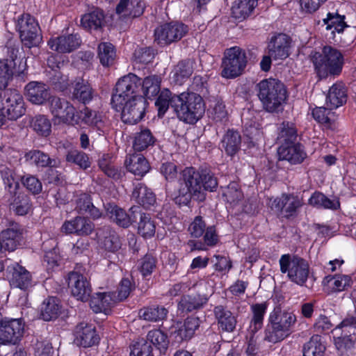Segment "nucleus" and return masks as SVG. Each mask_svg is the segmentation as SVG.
<instances>
[{"mask_svg": "<svg viewBox=\"0 0 356 356\" xmlns=\"http://www.w3.org/2000/svg\"><path fill=\"white\" fill-rule=\"evenodd\" d=\"M172 102L178 119L186 124H195L205 113V103L201 95L193 91H184Z\"/></svg>", "mask_w": 356, "mask_h": 356, "instance_id": "obj_4", "label": "nucleus"}, {"mask_svg": "<svg viewBox=\"0 0 356 356\" xmlns=\"http://www.w3.org/2000/svg\"><path fill=\"white\" fill-rule=\"evenodd\" d=\"M344 15H340L337 13H328L327 17L323 19V23L326 25L327 30H331L332 29H334L332 33H334L335 31L341 33L343 31V29L348 26V25L344 22Z\"/></svg>", "mask_w": 356, "mask_h": 356, "instance_id": "obj_54", "label": "nucleus"}, {"mask_svg": "<svg viewBox=\"0 0 356 356\" xmlns=\"http://www.w3.org/2000/svg\"><path fill=\"white\" fill-rule=\"evenodd\" d=\"M280 270L286 273L292 282L303 286L307 282L310 267L308 261L298 255L283 254L279 260Z\"/></svg>", "mask_w": 356, "mask_h": 356, "instance_id": "obj_6", "label": "nucleus"}, {"mask_svg": "<svg viewBox=\"0 0 356 356\" xmlns=\"http://www.w3.org/2000/svg\"><path fill=\"white\" fill-rule=\"evenodd\" d=\"M22 60L17 59L0 60V89H5L11 79L14 72L20 73L24 68L20 65Z\"/></svg>", "mask_w": 356, "mask_h": 356, "instance_id": "obj_23", "label": "nucleus"}, {"mask_svg": "<svg viewBox=\"0 0 356 356\" xmlns=\"http://www.w3.org/2000/svg\"><path fill=\"white\" fill-rule=\"evenodd\" d=\"M268 48V54L274 59H284L289 56V38L278 34L271 38Z\"/></svg>", "mask_w": 356, "mask_h": 356, "instance_id": "obj_21", "label": "nucleus"}, {"mask_svg": "<svg viewBox=\"0 0 356 356\" xmlns=\"http://www.w3.org/2000/svg\"><path fill=\"white\" fill-rule=\"evenodd\" d=\"M241 136L238 131L229 129L221 140L222 148L226 154L233 156L241 149Z\"/></svg>", "mask_w": 356, "mask_h": 356, "instance_id": "obj_30", "label": "nucleus"}, {"mask_svg": "<svg viewBox=\"0 0 356 356\" xmlns=\"http://www.w3.org/2000/svg\"><path fill=\"white\" fill-rule=\"evenodd\" d=\"M60 308L58 300L54 297H49L45 299L41 305V318L45 321L54 320L59 316Z\"/></svg>", "mask_w": 356, "mask_h": 356, "instance_id": "obj_35", "label": "nucleus"}, {"mask_svg": "<svg viewBox=\"0 0 356 356\" xmlns=\"http://www.w3.org/2000/svg\"><path fill=\"white\" fill-rule=\"evenodd\" d=\"M297 130L294 124L289 122H283L279 127L277 141L280 145L296 143Z\"/></svg>", "mask_w": 356, "mask_h": 356, "instance_id": "obj_42", "label": "nucleus"}, {"mask_svg": "<svg viewBox=\"0 0 356 356\" xmlns=\"http://www.w3.org/2000/svg\"><path fill=\"white\" fill-rule=\"evenodd\" d=\"M68 287L72 295L78 300L88 301L92 293L90 283L87 277L77 271H72L67 275Z\"/></svg>", "mask_w": 356, "mask_h": 356, "instance_id": "obj_13", "label": "nucleus"}, {"mask_svg": "<svg viewBox=\"0 0 356 356\" xmlns=\"http://www.w3.org/2000/svg\"><path fill=\"white\" fill-rule=\"evenodd\" d=\"M193 73V67L190 61H181L172 72L171 81L178 86L186 81Z\"/></svg>", "mask_w": 356, "mask_h": 356, "instance_id": "obj_41", "label": "nucleus"}, {"mask_svg": "<svg viewBox=\"0 0 356 356\" xmlns=\"http://www.w3.org/2000/svg\"><path fill=\"white\" fill-rule=\"evenodd\" d=\"M74 336L75 343L84 348L91 347L99 340L95 327L86 322H81L75 327Z\"/></svg>", "mask_w": 356, "mask_h": 356, "instance_id": "obj_17", "label": "nucleus"}, {"mask_svg": "<svg viewBox=\"0 0 356 356\" xmlns=\"http://www.w3.org/2000/svg\"><path fill=\"white\" fill-rule=\"evenodd\" d=\"M140 207L133 206L127 213L124 209L114 204L108 203L105 205L107 216L118 225L122 227H128L137 220Z\"/></svg>", "mask_w": 356, "mask_h": 356, "instance_id": "obj_14", "label": "nucleus"}, {"mask_svg": "<svg viewBox=\"0 0 356 356\" xmlns=\"http://www.w3.org/2000/svg\"><path fill=\"white\" fill-rule=\"evenodd\" d=\"M187 31V26L182 23L164 24L155 29V41L160 45L169 44L179 40Z\"/></svg>", "mask_w": 356, "mask_h": 356, "instance_id": "obj_12", "label": "nucleus"}, {"mask_svg": "<svg viewBox=\"0 0 356 356\" xmlns=\"http://www.w3.org/2000/svg\"><path fill=\"white\" fill-rule=\"evenodd\" d=\"M328 282H332V291L339 292L346 290L350 286L351 277L349 275H336L334 277H327Z\"/></svg>", "mask_w": 356, "mask_h": 356, "instance_id": "obj_61", "label": "nucleus"}, {"mask_svg": "<svg viewBox=\"0 0 356 356\" xmlns=\"http://www.w3.org/2000/svg\"><path fill=\"white\" fill-rule=\"evenodd\" d=\"M310 56L320 77L339 75L342 70L343 56L340 51L331 46H325L322 54L312 52Z\"/></svg>", "mask_w": 356, "mask_h": 356, "instance_id": "obj_5", "label": "nucleus"}, {"mask_svg": "<svg viewBox=\"0 0 356 356\" xmlns=\"http://www.w3.org/2000/svg\"><path fill=\"white\" fill-rule=\"evenodd\" d=\"M97 237L104 248L110 252L117 251L120 248L121 243L116 232L110 226L105 225L98 228L96 232Z\"/></svg>", "mask_w": 356, "mask_h": 356, "instance_id": "obj_22", "label": "nucleus"}, {"mask_svg": "<svg viewBox=\"0 0 356 356\" xmlns=\"http://www.w3.org/2000/svg\"><path fill=\"white\" fill-rule=\"evenodd\" d=\"M21 238V232L17 227L8 228L1 232L0 241L3 250L14 251Z\"/></svg>", "mask_w": 356, "mask_h": 356, "instance_id": "obj_36", "label": "nucleus"}, {"mask_svg": "<svg viewBox=\"0 0 356 356\" xmlns=\"http://www.w3.org/2000/svg\"><path fill=\"white\" fill-rule=\"evenodd\" d=\"M207 298L200 294L184 296L178 304V309L181 312H191L199 309L207 302Z\"/></svg>", "mask_w": 356, "mask_h": 356, "instance_id": "obj_34", "label": "nucleus"}, {"mask_svg": "<svg viewBox=\"0 0 356 356\" xmlns=\"http://www.w3.org/2000/svg\"><path fill=\"white\" fill-rule=\"evenodd\" d=\"M31 126L39 136L47 137L51 131L50 121L44 115H37L33 118Z\"/></svg>", "mask_w": 356, "mask_h": 356, "instance_id": "obj_55", "label": "nucleus"}, {"mask_svg": "<svg viewBox=\"0 0 356 356\" xmlns=\"http://www.w3.org/2000/svg\"><path fill=\"white\" fill-rule=\"evenodd\" d=\"M81 40L77 34L51 37L47 42L49 47L60 54L70 53L79 47Z\"/></svg>", "mask_w": 356, "mask_h": 356, "instance_id": "obj_16", "label": "nucleus"}, {"mask_svg": "<svg viewBox=\"0 0 356 356\" xmlns=\"http://www.w3.org/2000/svg\"><path fill=\"white\" fill-rule=\"evenodd\" d=\"M334 330H340L346 334H350L356 336V313L355 314H348L335 327Z\"/></svg>", "mask_w": 356, "mask_h": 356, "instance_id": "obj_59", "label": "nucleus"}, {"mask_svg": "<svg viewBox=\"0 0 356 356\" xmlns=\"http://www.w3.org/2000/svg\"><path fill=\"white\" fill-rule=\"evenodd\" d=\"M65 161L67 163L74 164L79 169L86 170L91 165V161L88 155L79 149H70L65 154Z\"/></svg>", "mask_w": 356, "mask_h": 356, "instance_id": "obj_44", "label": "nucleus"}, {"mask_svg": "<svg viewBox=\"0 0 356 356\" xmlns=\"http://www.w3.org/2000/svg\"><path fill=\"white\" fill-rule=\"evenodd\" d=\"M130 355L153 356V347L146 339H139L131 347Z\"/></svg>", "mask_w": 356, "mask_h": 356, "instance_id": "obj_58", "label": "nucleus"}, {"mask_svg": "<svg viewBox=\"0 0 356 356\" xmlns=\"http://www.w3.org/2000/svg\"><path fill=\"white\" fill-rule=\"evenodd\" d=\"M26 161L30 165L36 166L37 168H53L57 166V161L42 151L33 149L26 152L24 155Z\"/></svg>", "mask_w": 356, "mask_h": 356, "instance_id": "obj_27", "label": "nucleus"}, {"mask_svg": "<svg viewBox=\"0 0 356 356\" xmlns=\"http://www.w3.org/2000/svg\"><path fill=\"white\" fill-rule=\"evenodd\" d=\"M225 200L230 204H236L241 201L243 195L239 188L238 184L236 182L229 184L222 192Z\"/></svg>", "mask_w": 356, "mask_h": 356, "instance_id": "obj_56", "label": "nucleus"}, {"mask_svg": "<svg viewBox=\"0 0 356 356\" xmlns=\"http://www.w3.org/2000/svg\"><path fill=\"white\" fill-rule=\"evenodd\" d=\"M155 138L151 131L145 129L136 133L133 142L134 150L140 152L154 145Z\"/></svg>", "mask_w": 356, "mask_h": 356, "instance_id": "obj_50", "label": "nucleus"}, {"mask_svg": "<svg viewBox=\"0 0 356 356\" xmlns=\"http://www.w3.org/2000/svg\"><path fill=\"white\" fill-rule=\"evenodd\" d=\"M111 104L114 109L121 111V119L124 123L134 124L144 117L147 102L144 95H138L136 90H115Z\"/></svg>", "mask_w": 356, "mask_h": 356, "instance_id": "obj_2", "label": "nucleus"}, {"mask_svg": "<svg viewBox=\"0 0 356 356\" xmlns=\"http://www.w3.org/2000/svg\"><path fill=\"white\" fill-rule=\"evenodd\" d=\"M177 97V95L172 93L171 90H158V97L155 106L158 110L159 117H163L170 105L174 108L173 101Z\"/></svg>", "mask_w": 356, "mask_h": 356, "instance_id": "obj_47", "label": "nucleus"}, {"mask_svg": "<svg viewBox=\"0 0 356 356\" xmlns=\"http://www.w3.org/2000/svg\"><path fill=\"white\" fill-rule=\"evenodd\" d=\"M246 63L245 51L238 47H231L225 53L221 74L225 78H235L242 74Z\"/></svg>", "mask_w": 356, "mask_h": 356, "instance_id": "obj_8", "label": "nucleus"}, {"mask_svg": "<svg viewBox=\"0 0 356 356\" xmlns=\"http://www.w3.org/2000/svg\"><path fill=\"white\" fill-rule=\"evenodd\" d=\"M267 307L268 304L266 302L251 305L250 309L252 317L250 321L249 332H257L262 327Z\"/></svg>", "mask_w": 356, "mask_h": 356, "instance_id": "obj_40", "label": "nucleus"}, {"mask_svg": "<svg viewBox=\"0 0 356 356\" xmlns=\"http://www.w3.org/2000/svg\"><path fill=\"white\" fill-rule=\"evenodd\" d=\"M98 165L106 176L115 180L121 179L124 176V171L122 168L116 167L112 163L109 154H104L99 159Z\"/></svg>", "mask_w": 356, "mask_h": 356, "instance_id": "obj_39", "label": "nucleus"}, {"mask_svg": "<svg viewBox=\"0 0 356 356\" xmlns=\"http://www.w3.org/2000/svg\"><path fill=\"white\" fill-rule=\"evenodd\" d=\"M23 186L32 194H39L42 190L40 180L34 175H25L21 179Z\"/></svg>", "mask_w": 356, "mask_h": 356, "instance_id": "obj_63", "label": "nucleus"}, {"mask_svg": "<svg viewBox=\"0 0 356 356\" xmlns=\"http://www.w3.org/2000/svg\"><path fill=\"white\" fill-rule=\"evenodd\" d=\"M217 186V178L209 167L186 168L180 173L176 201L186 205L191 199L203 201L205 198L204 190L212 192Z\"/></svg>", "mask_w": 356, "mask_h": 356, "instance_id": "obj_1", "label": "nucleus"}, {"mask_svg": "<svg viewBox=\"0 0 356 356\" xmlns=\"http://www.w3.org/2000/svg\"><path fill=\"white\" fill-rule=\"evenodd\" d=\"M296 321L293 312L283 310L280 305L276 306L270 314L264 340L273 343L283 341L293 332Z\"/></svg>", "mask_w": 356, "mask_h": 356, "instance_id": "obj_3", "label": "nucleus"}, {"mask_svg": "<svg viewBox=\"0 0 356 356\" xmlns=\"http://www.w3.org/2000/svg\"><path fill=\"white\" fill-rule=\"evenodd\" d=\"M257 6V0H238L232 8V13L234 18L243 20L248 17Z\"/></svg>", "mask_w": 356, "mask_h": 356, "instance_id": "obj_37", "label": "nucleus"}, {"mask_svg": "<svg viewBox=\"0 0 356 356\" xmlns=\"http://www.w3.org/2000/svg\"><path fill=\"white\" fill-rule=\"evenodd\" d=\"M345 90H327L323 92L325 96V104L329 109H334L342 106L347 101Z\"/></svg>", "mask_w": 356, "mask_h": 356, "instance_id": "obj_52", "label": "nucleus"}, {"mask_svg": "<svg viewBox=\"0 0 356 356\" xmlns=\"http://www.w3.org/2000/svg\"><path fill=\"white\" fill-rule=\"evenodd\" d=\"M277 152L280 160H286L291 164L300 163L306 157V153L299 143L280 145Z\"/></svg>", "mask_w": 356, "mask_h": 356, "instance_id": "obj_20", "label": "nucleus"}, {"mask_svg": "<svg viewBox=\"0 0 356 356\" xmlns=\"http://www.w3.org/2000/svg\"><path fill=\"white\" fill-rule=\"evenodd\" d=\"M303 204V199L298 195L283 193L271 201L270 208L278 216L289 219L296 216Z\"/></svg>", "mask_w": 356, "mask_h": 356, "instance_id": "obj_9", "label": "nucleus"}, {"mask_svg": "<svg viewBox=\"0 0 356 356\" xmlns=\"http://www.w3.org/2000/svg\"><path fill=\"white\" fill-rule=\"evenodd\" d=\"M325 346L319 334L313 335L303 346V356H323Z\"/></svg>", "mask_w": 356, "mask_h": 356, "instance_id": "obj_48", "label": "nucleus"}, {"mask_svg": "<svg viewBox=\"0 0 356 356\" xmlns=\"http://www.w3.org/2000/svg\"><path fill=\"white\" fill-rule=\"evenodd\" d=\"M49 104L51 112L58 123L73 124L77 122L75 108L69 102L54 96Z\"/></svg>", "mask_w": 356, "mask_h": 356, "instance_id": "obj_15", "label": "nucleus"}, {"mask_svg": "<svg viewBox=\"0 0 356 356\" xmlns=\"http://www.w3.org/2000/svg\"><path fill=\"white\" fill-rule=\"evenodd\" d=\"M55 76L57 77L58 81L54 80L52 82L56 88L59 87L61 89H67V88L82 89L83 88L89 87L88 83L81 77L76 78V80L71 81L70 83H69L66 77L60 76L59 74H56Z\"/></svg>", "mask_w": 356, "mask_h": 356, "instance_id": "obj_57", "label": "nucleus"}, {"mask_svg": "<svg viewBox=\"0 0 356 356\" xmlns=\"http://www.w3.org/2000/svg\"><path fill=\"white\" fill-rule=\"evenodd\" d=\"M145 339L149 341L152 347H155L159 350L161 353L165 351L168 348V341L167 336L160 330L149 331Z\"/></svg>", "mask_w": 356, "mask_h": 356, "instance_id": "obj_53", "label": "nucleus"}, {"mask_svg": "<svg viewBox=\"0 0 356 356\" xmlns=\"http://www.w3.org/2000/svg\"><path fill=\"white\" fill-rule=\"evenodd\" d=\"M138 215L140 216V221L138 225V232L144 238H151L155 234L156 225L154 221L148 213H141L139 209Z\"/></svg>", "mask_w": 356, "mask_h": 356, "instance_id": "obj_49", "label": "nucleus"}, {"mask_svg": "<svg viewBox=\"0 0 356 356\" xmlns=\"http://www.w3.org/2000/svg\"><path fill=\"white\" fill-rule=\"evenodd\" d=\"M168 310L163 306L152 305L140 310V316L145 321L157 322L164 320Z\"/></svg>", "mask_w": 356, "mask_h": 356, "instance_id": "obj_46", "label": "nucleus"}, {"mask_svg": "<svg viewBox=\"0 0 356 356\" xmlns=\"http://www.w3.org/2000/svg\"><path fill=\"white\" fill-rule=\"evenodd\" d=\"M309 204L318 209H329L336 210L339 208L340 203L339 200H330L323 193L316 191L314 192L309 199Z\"/></svg>", "mask_w": 356, "mask_h": 356, "instance_id": "obj_45", "label": "nucleus"}, {"mask_svg": "<svg viewBox=\"0 0 356 356\" xmlns=\"http://www.w3.org/2000/svg\"><path fill=\"white\" fill-rule=\"evenodd\" d=\"M140 85V79L136 74L129 73L118 81L115 89H135Z\"/></svg>", "mask_w": 356, "mask_h": 356, "instance_id": "obj_62", "label": "nucleus"}, {"mask_svg": "<svg viewBox=\"0 0 356 356\" xmlns=\"http://www.w3.org/2000/svg\"><path fill=\"white\" fill-rule=\"evenodd\" d=\"M131 198L145 209H149L156 202V197L151 189L143 183L134 184Z\"/></svg>", "mask_w": 356, "mask_h": 356, "instance_id": "obj_24", "label": "nucleus"}, {"mask_svg": "<svg viewBox=\"0 0 356 356\" xmlns=\"http://www.w3.org/2000/svg\"><path fill=\"white\" fill-rule=\"evenodd\" d=\"M104 15L100 9H95L92 12L83 15L81 19L82 26L88 30H97L103 24Z\"/></svg>", "mask_w": 356, "mask_h": 356, "instance_id": "obj_43", "label": "nucleus"}, {"mask_svg": "<svg viewBox=\"0 0 356 356\" xmlns=\"http://www.w3.org/2000/svg\"><path fill=\"white\" fill-rule=\"evenodd\" d=\"M125 165L127 170L135 175L143 177L149 169L146 159L142 155H132L129 160L126 159Z\"/></svg>", "mask_w": 356, "mask_h": 356, "instance_id": "obj_38", "label": "nucleus"}, {"mask_svg": "<svg viewBox=\"0 0 356 356\" xmlns=\"http://www.w3.org/2000/svg\"><path fill=\"white\" fill-rule=\"evenodd\" d=\"M75 209L79 213L89 214L93 219H97L102 215V211L94 206L90 195L87 193H81L76 197Z\"/></svg>", "mask_w": 356, "mask_h": 356, "instance_id": "obj_29", "label": "nucleus"}, {"mask_svg": "<svg viewBox=\"0 0 356 356\" xmlns=\"http://www.w3.org/2000/svg\"><path fill=\"white\" fill-rule=\"evenodd\" d=\"M94 229V223L81 216L65 221L61 227L62 231L66 234H75L79 236H88L93 232Z\"/></svg>", "mask_w": 356, "mask_h": 356, "instance_id": "obj_18", "label": "nucleus"}, {"mask_svg": "<svg viewBox=\"0 0 356 356\" xmlns=\"http://www.w3.org/2000/svg\"><path fill=\"white\" fill-rule=\"evenodd\" d=\"M8 268H11L10 270H12V277L10 280L11 285L21 289H26L31 286V275L23 266L15 263Z\"/></svg>", "mask_w": 356, "mask_h": 356, "instance_id": "obj_25", "label": "nucleus"}, {"mask_svg": "<svg viewBox=\"0 0 356 356\" xmlns=\"http://www.w3.org/2000/svg\"><path fill=\"white\" fill-rule=\"evenodd\" d=\"M10 208L19 216L27 214L32 208L30 197L23 193H15L10 202Z\"/></svg>", "mask_w": 356, "mask_h": 356, "instance_id": "obj_33", "label": "nucleus"}, {"mask_svg": "<svg viewBox=\"0 0 356 356\" xmlns=\"http://www.w3.org/2000/svg\"><path fill=\"white\" fill-rule=\"evenodd\" d=\"M200 326V319L197 317H188L184 323L177 326L174 332L175 338L179 341L190 340L195 334L196 330Z\"/></svg>", "mask_w": 356, "mask_h": 356, "instance_id": "obj_26", "label": "nucleus"}, {"mask_svg": "<svg viewBox=\"0 0 356 356\" xmlns=\"http://www.w3.org/2000/svg\"><path fill=\"white\" fill-rule=\"evenodd\" d=\"M356 336L350 334H346L341 332V335L334 338V344L340 351L350 350L354 347Z\"/></svg>", "mask_w": 356, "mask_h": 356, "instance_id": "obj_64", "label": "nucleus"}, {"mask_svg": "<svg viewBox=\"0 0 356 356\" xmlns=\"http://www.w3.org/2000/svg\"><path fill=\"white\" fill-rule=\"evenodd\" d=\"M143 10L141 0H121L116 7V13L123 17H138Z\"/></svg>", "mask_w": 356, "mask_h": 356, "instance_id": "obj_32", "label": "nucleus"}, {"mask_svg": "<svg viewBox=\"0 0 356 356\" xmlns=\"http://www.w3.org/2000/svg\"><path fill=\"white\" fill-rule=\"evenodd\" d=\"M264 108L268 112L277 111L286 99V90H259L258 94Z\"/></svg>", "mask_w": 356, "mask_h": 356, "instance_id": "obj_19", "label": "nucleus"}, {"mask_svg": "<svg viewBox=\"0 0 356 356\" xmlns=\"http://www.w3.org/2000/svg\"><path fill=\"white\" fill-rule=\"evenodd\" d=\"M115 302L113 294L109 293H97L92 296L90 300V306L95 313L104 312L106 314Z\"/></svg>", "mask_w": 356, "mask_h": 356, "instance_id": "obj_31", "label": "nucleus"}, {"mask_svg": "<svg viewBox=\"0 0 356 356\" xmlns=\"http://www.w3.org/2000/svg\"><path fill=\"white\" fill-rule=\"evenodd\" d=\"M214 314L219 327L224 331L232 332L236 327V316L225 307L218 305L214 308Z\"/></svg>", "mask_w": 356, "mask_h": 356, "instance_id": "obj_28", "label": "nucleus"}, {"mask_svg": "<svg viewBox=\"0 0 356 356\" xmlns=\"http://www.w3.org/2000/svg\"><path fill=\"white\" fill-rule=\"evenodd\" d=\"M115 51L112 44L102 42L98 46V57L104 66L113 65L115 58Z\"/></svg>", "mask_w": 356, "mask_h": 356, "instance_id": "obj_51", "label": "nucleus"}, {"mask_svg": "<svg viewBox=\"0 0 356 356\" xmlns=\"http://www.w3.org/2000/svg\"><path fill=\"white\" fill-rule=\"evenodd\" d=\"M0 111L10 120H16L25 113L22 96L17 90H0Z\"/></svg>", "mask_w": 356, "mask_h": 356, "instance_id": "obj_10", "label": "nucleus"}, {"mask_svg": "<svg viewBox=\"0 0 356 356\" xmlns=\"http://www.w3.org/2000/svg\"><path fill=\"white\" fill-rule=\"evenodd\" d=\"M16 28L19 33L21 41L25 47H38L42 42L40 25L36 19L29 13L19 16Z\"/></svg>", "mask_w": 356, "mask_h": 356, "instance_id": "obj_7", "label": "nucleus"}, {"mask_svg": "<svg viewBox=\"0 0 356 356\" xmlns=\"http://www.w3.org/2000/svg\"><path fill=\"white\" fill-rule=\"evenodd\" d=\"M25 96L32 104L38 105L43 104L47 101L50 104L54 97L49 94V90H27Z\"/></svg>", "mask_w": 356, "mask_h": 356, "instance_id": "obj_60", "label": "nucleus"}, {"mask_svg": "<svg viewBox=\"0 0 356 356\" xmlns=\"http://www.w3.org/2000/svg\"><path fill=\"white\" fill-rule=\"evenodd\" d=\"M24 322L22 318H5L1 320L0 344H15L23 336Z\"/></svg>", "mask_w": 356, "mask_h": 356, "instance_id": "obj_11", "label": "nucleus"}]
</instances>
